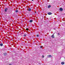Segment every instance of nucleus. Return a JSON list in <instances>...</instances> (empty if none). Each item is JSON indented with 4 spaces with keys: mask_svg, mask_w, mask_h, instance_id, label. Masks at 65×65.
<instances>
[{
    "mask_svg": "<svg viewBox=\"0 0 65 65\" xmlns=\"http://www.w3.org/2000/svg\"><path fill=\"white\" fill-rule=\"evenodd\" d=\"M37 37H39V35H37Z\"/></svg>",
    "mask_w": 65,
    "mask_h": 65,
    "instance_id": "16",
    "label": "nucleus"
},
{
    "mask_svg": "<svg viewBox=\"0 0 65 65\" xmlns=\"http://www.w3.org/2000/svg\"><path fill=\"white\" fill-rule=\"evenodd\" d=\"M28 29V28H26V30H29V29Z\"/></svg>",
    "mask_w": 65,
    "mask_h": 65,
    "instance_id": "15",
    "label": "nucleus"
},
{
    "mask_svg": "<svg viewBox=\"0 0 65 65\" xmlns=\"http://www.w3.org/2000/svg\"><path fill=\"white\" fill-rule=\"evenodd\" d=\"M35 13H36V11H35Z\"/></svg>",
    "mask_w": 65,
    "mask_h": 65,
    "instance_id": "20",
    "label": "nucleus"
},
{
    "mask_svg": "<svg viewBox=\"0 0 65 65\" xmlns=\"http://www.w3.org/2000/svg\"><path fill=\"white\" fill-rule=\"evenodd\" d=\"M28 11H31V9L30 8H29L28 9Z\"/></svg>",
    "mask_w": 65,
    "mask_h": 65,
    "instance_id": "8",
    "label": "nucleus"
},
{
    "mask_svg": "<svg viewBox=\"0 0 65 65\" xmlns=\"http://www.w3.org/2000/svg\"><path fill=\"white\" fill-rule=\"evenodd\" d=\"M65 64V62H61V64L62 65H64Z\"/></svg>",
    "mask_w": 65,
    "mask_h": 65,
    "instance_id": "6",
    "label": "nucleus"
},
{
    "mask_svg": "<svg viewBox=\"0 0 65 65\" xmlns=\"http://www.w3.org/2000/svg\"><path fill=\"white\" fill-rule=\"evenodd\" d=\"M51 7V6L50 5H49L48 6V8H50V7Z\"/></svg>",
    "mask_w": 65,
    "mask_h": 65,
    "instance_id": "11",
    "label": "nucleus"
},
{
    "mask_svg": "<svg viewBox=\"0 0 65 65\" xmlns=\"http://www.w3.org/2000/svg\"><path fill=\"white\" fill-rule=\"evenodd\" d=\"M8 8H5V12H7V10H8Z\"/></svg>",
    "mask_w": 65,
    "mask_h": 65,
    "instance_id": "1",
    "label": "nucleus"
},
{
    "mask_svg": "<svg viewBox=\"0 0 65 65\" xmlns=\"http://www.w3.org/2000/svg\"><path fill=\"white\" fill-rule=\"evenodd\" d=\"M40 48H42V46H40Z\"/></svg>",
    "mask_w": 65,
    "mask_h": 65,
    "instance_id": "17",
    "label": "nucleus"
},
{
    "mask_svg": "<svg viewBox=\"0 0 65 65\" xmlns=\"http://www.w3.org/2000/svg\"><path fill=\"white\" fill-rule=\"evenodd\" d=\"M48 14L49 15H51V14H52V13L51 12H49L48 13Z\"/></svg>",
    "mask_w": 65,
    "mask_h": 65,
    "instance_id": "3",
    "label": "nucleus"
},
{
    "mask_svg": "<svg viewBox=\"0 0 65 65\" xmlns=\"http://www.w3.org/2000/svg\"><path fill=\"white\" fill-rule=\"evenodd\" d=\"M60 11H62L63 10V9H62V8H60Z\"/></svg>",
    "mask_w": 65,
    "mask_h": 65,
    "instance_id": "4",
    "label": "nucleus"
},
{
    "mask_svg": "<svg viewBox=\"0 0 65 65\" xmlns=\"http://www.w3.org/2000/svg\"><path fill=\"white\" fill-rule=\"evenodd\" d=\"M58 35H59V34H58Z\"/></svg>",
    "mask_w": 65,
    "mask_h": 65,
    "instance_id": "21",
    "label": "nucleus"
},
{
    "mask_svg": "<svg viewBox=\"0 0 65 65\" xmlns=\"http://www.w3.org/2000/svg\"><path fill=\"white\" fill-rule=\"evenodd\" d=\"M44 55H42V57L43 58H44Z\"/></svg>",
    "mask_w": 65,
    "mask_h": 65,
    "instance_id": "14",
    "label": "nucleus"
},
{
    "mask_svg": "<svg viewBox=\"0 0 65 65\" xmlns=\"http://www.w3.org/2000/svg\"><path fill=\"white\" fill-rule=\"evenodd\" d=\"M18 11H19V10H16L15 12L16 13H17V12H18Z\"/></svg>",
    "mask_w": 65,
    "mask_h": 65,
    "instance_id": "9",
    "label": "nucleus"
},
{
    "mask_svg": "<svg viewBox=\"0 0 65 65\" xmlns=\"http://www.w3.org/2000/svg\"><path fill=\"white\" fill-rule=\"evenodd\" d=\"M54 29H55V28H54Z\"/></svg>",
    "mask_w": 65,
    "mask_h": 65,
    "instance_id": "22",
    "label": "nucleus"
},
{
    "mask_svg": "<svg viewBox=\"0 0 65 65\" xmlns=\"http://www.w3.org/2000/svg\"><path fill=\"white\" fill-rule=\"evenodd\" d=\"M29 22L30 23H32V22H33V20H30L29 21Z\"/></svg>",
    "mask_w": 65,
    "mask_h": 65,
    "instance_id": "7",
    "label": "nucleus"
},
{
    "mask_svg": "<svg viewBox=\"0 0 65 65\" xmlns=\"http://www.w3.org/2000/svg\"><path fill=\"white\" fill-rule=\"evenodd\" d=\"M3 54L4 55V56H7V53H4Z\"/></svg>",
    "mask_w": 65,
    "mask_h": 65,
    "instance_id": "5",
    "label": "nucleus"
},
{
    "mask_svg": "<svg viewBox=\"0 0 65 65\" xmlns=\"http://www.w3.org/2000/svg\"><path fill=\"white\" fill-rule=\"evenodd\" d=\"M0 46H2L3 45V44L2 43H1L0 44Z\"/></svg>",
    "mask_w": 65,
    "mask_h": 65,
    "instance_id": "10",
    "label": "nucleus"
},
{
    "mask_svg": "<svg viewBox=\"0 0 65 65\" xmlns=\"http://www.w3.org/2000/svg\"><path fill=\"white\" fill-rule=\"evenodd\" d=\"M9 65H11V64H9Z\"/></svg>",
    "mask_w": 65,
    "mask_h": 65,
    "instance_id": "19",
    "label": "nucleus"
},
{
    "mask_svg": "<svg viewBox=\"0 0 65 65\" xmlns=\"http://www.w3.org/2000/svg\"><path fill=\"white\" fill-rule=\"evenodd\" d=\"M32 1H33L34 0H31Z\"/></svg>",
    "mask_w": 65,
    "mask_h": 65,
    "instance_id": "18",
    "label": "nucleus"
},
{
    "mask_svg": "<svg viewBox=\"0 0 65 65\" xmlns=\"http://www.w3.org/2000/svg\"><path fill=\"white\" fill-rule=\"evenodd\" d=\"M47 57H48V58H51V57H52V55H48L47 56Z\"/></svg>",
    "mask_w": 65,
    "mask_h": 65,
    "instance_id": "2",
    "label": "nucleus"
},
{
    "mask_svg": "<svg viewBox=\"0 0 65 65\" xmlns=\"http://www.w3.org/2000/svg\"><path fill=\"white\" fill-rule=\"evenodd\" d=\"M24 37H25V36H27V35H26V34H24Z\"/></svg>",
    "mask_w": 65,
    "mask_h": 65,
    "instance_id": "13",
    "label": "nucleus"
},
{
    "mask_svg": "<svg viewBox=\"0 0 65 65\" xmlns=\"http://www.w3.org/2000/svg\"><path fill=\"white\" fill-rule=\"evenodd\" d=\"M51 37L52 38H54V35H53Z\"/></svg>",
    "mask_w": 65,
    "mask_h": 65,
    "instance_id": "12",
    "label": "nucleus"
}]
</instances>
